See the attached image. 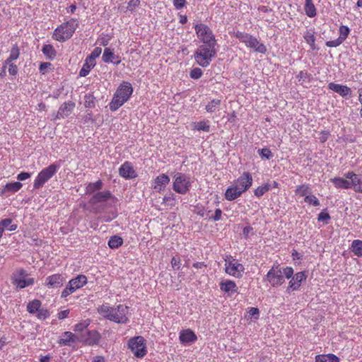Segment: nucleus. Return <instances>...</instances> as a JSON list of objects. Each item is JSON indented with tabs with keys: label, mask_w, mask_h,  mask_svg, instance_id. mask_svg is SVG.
<instances>
[{
	"label": "nucleus",
	"mask_w": 362,
	"mask_h": 362,
	"mask_svg": "<svg viewBox=\"0 0 362 362\" xmlns=\"http://www.w3.org/2000/svg\"><path fill=\"white\" fill-rule=\"evenodd\" d=\"M221 105L220 99H212L205 106V110L208 113H214L219 110Z\"/></svg>",
	"instance_id": "nucleus-32"
},
{
	"label": "nucleus",
	"mask_w": 362,
	"mask_h": 362,
	"mask_svg": "<svg viewBox=\"0 0 362 362\" xmlns=\"http://www.w3.org/2000/svg\"><path fill=\"white\" fill-rule=\"evenodd\" d=\"M339 38L344 42L350 33V29L346 25H341L339 28Z\"/></svg>",
	"instance_id": "nucleus-46"
},
{
	"label": "nucleus",
	"mask_w": 362,
	"mask_h": 362,
	"mask_svg": "<svg viewBox=\"0 0 362 362\" xmlns=\"http://www.w3.org/2000/svg\"><path fill=\"white\" fill-rule=\"evenodd\" d=\"M202 70L198 67L192 69L189 72V76L193 79H199L202 76Z\"/></svg>",
	"instance_id": "nucleus-47"
},
{
	"label": "nucleus",
	"mask_w": 362,
	"mask_h": 362,
	"mask_svg": "<svg viewBox=\"0 0 362 362\" xmlns=\"http://www.w3.org/2000/svg\"><path fill=\"white\" fill-rule=\"evenodd\" d=\"M351 252L357 257H362V240H354L351 245Z\"/></svg>",
	"instance_id": "nucleus-36"
},
{
	"label": "nucleus",
	"mask_w": 362,
	"mask_h": 362,
	"mask_svg": "<svg viewBox=\"0 0 362 362\" xmlns=\"http://www.w3.org/2000/svg\"><path fill=\"white\" fill-rule=\"evenodd\" d=\"M330 134L328 131H322L320 133V141L321 143H325L329 138Z\"/></svg>",
	"instance_id": "nucleus-57"
},
{
	"label": "nucleus",
	"mask_w": 362,
	"mask_h": 362,
	"mask_svg": "<svg viewBox=\"0 0 362 362\" xmlns=\"http://www.w3.org/2000/svg\"><path fill=\"white\" fill-rule=\"evenodd\" d=\"M111 197V193L109 191L99 192L93 195L92 202L94 203L105 202Z\"/></svg>",
	"instance_id": "nucleus-35"
},
{
	"label": "nucleus",
	"mask_w": 362,
	"mask_h": 362,
	"mask_svg": "<svg viewBox=\"0 0 362 362\" xmlns=\"http://www.w3.org/2000/svg\"><path fill=\"white\" fill-rule=\"evenodd\" d=\"M42 52L49 59H54L57 55V52L52 45H44Z\"/></svg>",
	"instance_id": "nucleus-38"
},
{
	"label": "nucleus",
	"mask_w": 362,
	"mask_h": 362,
	"mask_svg": "<svg viewBox=\"0 0 362 362\" xmlns=\"http://www.w3.org/2000/svg\"><path fill=\"white\" fill-rule=\"evenodd\" d=\"M330 219V216L327 212L322 211L318 214L317 220L318 221H322L325 224L328 223L329 220Z\"/></svg>",
	"instance_id": "nucleus-50"
},
{
	"label": "nucleus",
	"mask_w": 362,
	"mask_h": 362,
	"mask_svg": "<svg viewBox=\"0 0 362 362\" xmlns=\"http://www.w3.org/2000/svg\"><path fill=\"white\" fill-rule=\"evenodd\" d=\"M103 60L105 63H114L117 65L121 62L119 57L115 55L110 48H105L104 49Z\"/></svg>",
	"instance_id": "nucleus-27"
},
{
	"label": "nucleus",
	"mask_w": 362,
	"mask_h": 362,
	"mask_svg": "<svg viewBox=\"0 0 362 362\" xmlns=\"http://www.w3.org/2000/svg\"><path fill=\"white\" fill-rule=\"evenodd\" d=\"M8 64V73L13 76L16 75L18 73L17 66L12 62H11Z\"/></svg>",
	"instance_id": "nucleus-58"
},
{
	"label": "nucleus",
	"mask_w": 362,
	"mask_h": 362,
	"mask_svg": "<svg viewBox=\"0 0 362 362\" xmlns=\"http://www.w3.org/2000/svg\"><path fill=\"white\" fill-rule=\"evenodd\" d=\"M342 41L338 37L334 40H329L326 42V46L328 47H336L342 44Z\"/></svg>",
	"instance_id": "nucleus-52"
},
{
	"label": "nucleus",
	"mask_w": 362,
	"mask_h": 362,
	"mask_svg": "<svg viewBox=\"0 0 362 362\" xmlns=\"http://www.w3.org/2000/svg\"><path fill=\"white\" fill-rule=\"evenodd\" d=\"M303 38L307 44H308L312 50L317 49L315 45L316 37L314 29H308L303 34Z\"/></svg>",
	"instance_id": "nucleus-29"
},
{
	"label": "nucleus",
	"mask_w": 362,
	"mask_h": 362,
	"mask_svg": "<svg viewBox=\"0 0 362 362\" xmlns=\"http://www.w3.org/2000/svg\"><path fill=\"white\" fill-rule=\"evenodd\" d=\"M179 339L182 344L193 343L197 340V337L194 331L186 329L180 332Z\"/></svg>",
	"instance_id": "nucleus-23"
},
{
	"label": "nucleus",
	"mask_w": 362,
	"mask_h": 362,
	"mask_svg": "<svg viewBox=\"0 0 362 362\" xmlns=\"http://www.w3.org/2000/svg\"><path fill=\"white\" fill-rule=\"evenodd\" d=\"M163 203H166L168 205L173 206H175V200L174 196L172 194L170 196H165L163 199Z\"/></svg>",
	"instance_id": "nucleus-54"
},
{
	"label": "nucleus",
	"mask_w": 362,
	"mask_h": 362,
	"mask_svg": "<svg viewBox=\"0 0 362 362\" xmlns=\"http://www.w3.org/2000/svg\"><path fill=\"white\" fill-rule=\"evenodd\" d=\"M311 192L310 186L309 184L305 183L298 185L295 190V194L299 197H304V198Z\"/></svg>",
	"instance_id": "nucleus-34"
},
{
	"label": "nucleus",
	"mask_w": 362,
	"mask_h": 362,
	"mask_svg": "<svg viewBox=\"0 0 362 362\" xmlns=\"http://www.w3.org/2000/svg\"><path fill=\"white\" fill-rule=\"evenodd\" d=\"M216 45H199L194 54L196 62L202 67H207L216 54Z\"/></svg>",
	"instance_id": "nucleus-6"
},
{
	"label": "nucleus",
	"mask_w": 362,
	"mask_h": 362,
	"mask_svg": "<svg viewBox=\"0 0 362 362\" xmlns=\"http://www.w3.org/2000/svg\"><path fill=\"white\" fill-rule=\"evenodd\" d=\"M78 27L77 19L71 18L57 26L52 34V38L58 42H64L70 39Z\"/></svg>",
	"instance_id": "nucleus-5"
},
{
	"label": "nucleus",
	"mask_w": 362,
	"mask_h": 362,
	"mask_svg": "<svg viewBox=\"0 0 362 362\" xmlns=\"http://www.w3.org/2000/svg\"><path fill=\"white\" fill-rule=\"evenodd\" d=\"M133 88L129 82L123 81L117 88L113 98L110 103L111 111H116L122 106L131 97Z\"/></svg>",
	"instance_id": "nucleus-4"
},
{
	"label": "nucleus",
	"mask_w": 362,
	"mask_h": 362,
	"mask_svg": "<svg viewBox=\"0 0 362 362\" xmlns=\"http://www.w3.org/2000/svg\"><path fill=\"white\" fill-rule=\"evenodd\" d=\"M12 284L17 288L23 289L25 287L33 286L35 284V279L28 276V274L23 269H16L12 275Z\"/></svg>",
	"instance_id": "nucleus-13"
},
{
	"label": "nucleus",
	"mask_w": 362,
	"mask_h": 362,
	"mask_svg": "<svg viewBox=\"0 0 362 362\" xmlns=\"http://www.w3.org/2000/svg\"><path fill=\"white\" fill-rule=\"evenodd\" d=\"M234 36L243 43L247 48L253 49L255 52L265 54L267 47L261 43L255 37L245 32L238 31Z\"/></svg>",
	"instance_id": "nucleus-7"
},
{
	"label": "nucleus",
	"mask_w": 362,
	"mask_h": 362,
	"mask_svg": "<svg viewBox=\"0 0 362 362\" xmlns=\"http://www.w3.org/2000/svg\"><path fill=\"white\" fill-rule=\"evenodd\" d=\"M90 323V320L89 319L83 320L74 325V330L76 332H81L85 330Z\"/></svg>",
	"instance_id": "nucleus-43"
},
{
	"label": "nucleus",
	"mask_w": 362,
	"mask_h": 362,
	"mask_svg": "<svg viewBox=\"0 0 362 362\" xmlns=\"http://www.w3.org/2000/svg\"><path fill=\"white\" fill-rule=\"evenodd\" d=\"M88 283V279L84 274H78L75 278L70 279L66 286L61 293V298L66 300V298L77 290L83 288Z\"/></svg>",
	"instance_id": "nucleus-12"
},
{
	"label": "nucleus",
	"mask_w": 362,
	"mask_h": 362,
	"mask_svg": "<svg viewBox=\"0 0 362 362\" xmlns=\"http://www.w3.org/2000/svg\"><path fill=\"white\" fill-rule=\"evenodd\" d=\"M310 76V74H308L307 71H300L298 74L297 75V78L298 79V81H306L308 78H309Z\"/></svg>",
	"instance_id": "nucleus-53"
},
{
	"label": "nucleus",
	"mask_w": 362,
	"mask_h": 362,
	"mask_svg": "<svg viewBox=\"0 0 362 362\" xmlns=\"http://www.w3.org/2000/svg\"><path fill=\"white\" fill-rule=\"evenodd\" d=\"M223 258L225 262V272L235 278H241L245 272L243 264L239 263L238 260L230 255H226Z\"/></svg>",
	"instance_id": "nucleus-8"
},
{
	"label": "nucleus",
	"mask_w": 362,
	"mask_h": 362,
	"mask_svg": "<svg viewBox=\"0 0 362 362\" xmlns=\"http://www.w3.org/2000/svg\"><path fill=\"white\" fill-rule=\"evenodd\" d=\"M108 246L111 249H117L122 245L123 239L118 235L111 236L108 241Z\"/></svg>",
	"instance_id": "nucleus-37"
},
{
	"label": "nucleus",
	"mask_w": 362,
	"mask_h": 362,
	"mask_svg": "<svg viewBox=\"0 0 362 362\" xmlns=\"http://www.w3.org/2000/svg\"><path fill=\"white\" fill-rule=\"evenodd\" d=\"M304 10L305 14L310 18H313L317 14L316 8L313 0H305Z\"/></svg>",
	"instance_id": "nucleus-33"
},
{
	"label": "nucleus",
	"mask_w": 362,
	"mask_h": 362,
	"mask_svg": "<svg viewBox=\"0 0 362 362\" xmlns=\"http://www.w3.org/2000/svg\"><path fill=\"white\" fill-rule=\"evenodd\" d=\"M90 98V96H86V100H85V106L88 108H92L95 107V102L93 99L88 100Z\"/></svg>",
	"instance_id": "nucleus-62"
},
{
	"label": "nucleus",
	"mask_w": 362,
	"mask_h": 362,
	"mask_svg": "<svg viewBox=\"0 0 362 362\" xmlns=\"http://www.w3.org/2000/svg\"><path fill=\"white\" fill-rule=\"evenodd\" d=\"M186 4V0H173V5L176 9H180L183 8Z\"/></svg>",
	"instance_id": "nucleus-56"
},
{
	"label": "nucleus",
	"mask_w": 362,
	"mask_h": 362,
	"mask_svg": "<svg viewBox=\"0 0 362 362\" xmlns=\"http://www.w3.org/2000/svg\"><path fill=\"white\" fill-rule=\"evenodd\" d=\"M12 220L11 218H6L0 221V226L5 230L7 228L10 231H13L17 229L16 224H11Z\"/></svg>",
	"instance_id": "nucleus-42"
},
{
	"label": "nucleus",
	"mask_w": 362,
	"mask_h": 362,
	"mask_svg": "<svg viewBox=\"0 0 362 362\" xmlns=\"http://www.w3.org/2000/svg\"><path fill=\"white\" fill-rule=\"evenodd\" d=\"M102 186L103 182L100 180L96 181L95 182H90L86 187V194H92L94 192L100 189Z\"/></svg>",
	"instance_id": "nucleus-41"
},
{
	"label": "nucleus",
	"mask_w": 362,
	"mask_h": 362,
	"mask_svg": "<svg viewBox=\"0 0 362 362\" xmlns=\"http://www.w3.org/2000/svg\"><path fill=\"white\" fill-rule=\"evenodd\" d=\"M95 62L86 57L85 59V62L79 71V76L81 77H85L88 76L91 69L95 67Z\"/></svg>",
	"instance_id": "nucleus-31"
},
{
	"label": "nucleus",
	"mask_w": 362,
	"mask_h": 362,
	"mask_svg": "<svg viewBox=\"0 0 362 362\" xmlns=\"http://www.w3.org/2000/svg\"><path fill=\"white\" fill-rule=\"evenodd\" d=\"M330 182L333 183L337 189H351L350 180L346 179L345 177H335L330 179Z\"/></svg>",
	"instance_id": "nucleus-26"
},
{
	"label": "nucleus",
	"mask_w": 362,
	"mask_h": 362,
	"mask_svg": "<svg viewBox=\"0 0 362 362\" xmlns=\"http://www.w3.org/2000/svg\"><path fill=\"white\" fill-rule=\"evenodd\" d=\"M293 269L291 267H281L279 263H274L266 274V280L272 287H279L285 282V278L291 279Z\"/></svg>",
	"instance_id": "nucleus-2"
},
{
	"label": "nucleus",
	"mask_w": 362,
	"mask_h": 362,
	"mask_svg": "<svg viewBox=\"0 0 362 362\" xmlns=\"http://www.w3.org/2000/svg\"><path fill=\"white\" fill-rule=\"evenodd\" d=\"M219 286L221 291L226 293H234L238 292V289L235 282L230 279L220 282Z\"/></svg>",
	"instance_id": "nucleus-25"
},
{
	"label": "nucleus",
	"mask_w": 362,
	"mask_h": 362,
	"mask_svg": "<svg viewBox=\"0 0 362 362\" xmlns=\"http://www.w3.org/2000/svg\"><path fill=\"white\" fill-rule=\"evenodd\" d=\"M222 216V211L221 209H216L214 213V216L212 217V218L215 221H219L221 218Z\"/></svg>",
	"instance_id": "nucleus-64"
},
{
	"label": "nucleus",
	"mask_w": 362,
	"mask_h": 362,
	"mask_svg": "<svg viewBox=\"0 0 362 362\" xmlns=\"http://www.w3.org/2000/svg\"><path fill=\"white\" fill-rule=\"evenodd\" d=\"M30 176H31V174L29 173L21 172V173H19L18 175L17 179L18 180L23 181V180H25L28 179L29 177H30Z\"/></svg>",
	"instance_id": "nucleus-61"
},
{
	"label": "nucleus",
	"mask_w": 362,
	"mask_h": 362,
	"mask_svg": "<svg viewBox=\"0 0 362 362\" xmlns=\"http://www.w3.org/2000/svg\"><path fill=\"white\" fill-rule=\"evenodd\" d=\"M128 347L136 358H143L147 354L146 340L141 336L131 338L128 341Z\"/></svg>",
	"instance_id": "nucleus-14"
},
{
	"label": "nucleus",
	"mask_w": 362,
	"mask_h": 362,
	"mask_svg": "<svg viewBox=\"0 0 362 362\" xmlns=\"http://www.w3.org/2000/svg\"><path fill=\"white\" fill-rule=\"evenodd\" d=\"M128 309V307L124 305H119L116 308L103 305L98 308V312L111 321L126 323L129 320Z\"/></svg>",
	"instance_id": "nucleus-3"
},
{
	"label": "nucleus",
	"mask_w": 362,
	"mask_h": 362,
	"mask_svg": "<svg viewBox=\"0 0 362 362\" xmlns=\"http://www.w3.org/2000/svg\"><path fill=\"white\" fill-rule=\"evenodd\" d=\"M171 265L173 268L179 269L180 267V259L177 257H173L171 259Z\"/></svg>",
	"instance_id": "nucleus-60"
},
{
	"label": "nucleus",
	"mask_w": 362,
	"mask_h": 362,
	"mask_svg": "<svg viewBox=\"0 0 362 362\" xmlns=\"http://www.w3.org/2000/svg\"><path fill=\"white\" fill-rule=\"evenodd\" d=\"M101 338L100 334L96 330H88L86 334L81 335L80 341L86 345L93 346L98 344Z\"/></svg>",
	"instance_id": "nucleus-20"
},
{
	"label": "nucleus",
	"mask_w": 362,
	"mask_h": 362,
	"mask_svg": "<svg viewBox=\"0 0 362 362\" xmlns=\"http://www.w3.org/2000/svg\"><path fill=\"white\" fill-rule=\"evenodd\" d=\"M65 281V277L62 274H54L46 278L45 286L49 288H59Z\"/></svg>",
	"instance_id": "nucleus-18"
},
{
	"label": "nucleus",
	"mask_w": 362,
	"mask_h": 362,
	"mask_svg": "<svg viewBox=\"0 0 362 362\" xmlns=\"http://www.w3.org/2000/svg\"><path fill=\"white\" fill-rule=\"evenodd\" d=\"M119 175L126 179L132 180L137 177V173L134 169L132 163L129 161L124 162L119 168Z\"/></svg>",
	"instance_id": "nucleus-19"
},
{
	"label": "nucleus",
	"mask_w": 362,
	"mask_h": 362,
	"mask_svg": "<svg viewBox=\"0 0 362 362\" xmlns=\"http://www.w3.org/2000/svg\"><path fill=\"white\" fill-rule=\"evenodd\" d=\"M344 177L350 180L351 189L354 192L362 193V174H356L353 171L345 173Z\"/></svg>",
	"instance_id": "nucleus-17"
},
{
	"label": "nucleus",
	"mask_w": 362,
	"mask_h": 362,
	"mask_svg": "<svg viewBox=\"0 0 362 362\" xmlns=\"http://www.w3.org/2000/svg\"><path fill=\"white\" fill-rule=\"evenodd\" d=\"M77 341L80 339H78L74 334L71 332H64L58 343L60 346H69L71 343H75Z\"/></svg>",
	"instance_id": "nucleus-28"
},
{
	"label": "nucleus",
	"mask_w": 362,
	"mask_h": 362,
	"mask_svg": "<svg viewBox=\"0 0 362 362\" xmlns=\"http://www.w3.org/2000/svg\"><path fill=\"white\" fill-rule=\"evenodd\" d=\"M327 361L329 362H339V358L333 354H329L326 355Z\"/></svg>",
	"instance_id": "nucleus-63"
},
{
	"label": "nucleus",
	"mask_w": 362,
	"mask_h": 362,
	"mask_svg": "<svg viewBox=\"0 0 362 362\" xmlns=\"http://www.w3.org/2000/svg\"><path fill=\"white\" fill-rule=\"evenodd\" d=\"M328 88L342 97H346L351 93V88L348 86L334 83H329Z\"/></svg>",
	"instance_id": "nucleus-24"
},
{
	"label": "nucleus",
	"mask_w": 362,
	"mask_h": 362,
	"mask_svg": "<svg viewBox=\"0 0 362 362\" xmlns=\"http://www.w3.org/2000/svg\"><path fill=\"white\" fill-rule=\"evenodd\" d=\"M253 178L248 171L243 172L240 177L234 180L231 186L228 187L224 194L228 201H233L247 192L252 185Z\"/></svg>",
	"instance_id": "nucleus-1"
},
{
	"label": "nucleus",
	"mask_w": 362,
	"mask_h": 362,
	"mask_svg": "<svg viewBox=\"0 0 362 362\" xmlns=\"http://www.w3.org/2000/svg\"><path fill=\"white\" fill-rule=\"evenodd\" d=\"M271 185L269 183H265L261 186L257 187L254 190V194L257 197H261L263 196L266 192H267L269 190L271 189Z\"/></svg>",
	"instance_id": "nucleus-40"
},
{
	"label": "nucleus",
	"mask_w": 362,
	"mask_h": 362,
	"mask_svg": "<svg viewBox=\"0 0 362 362\" xmlns=\"http://www.w3.org/2000/svg\"><path fill=\"white\" fill-rule=\"evenodd\" d=\"M198 39L203 45H216V40L212 30L204 23H197L194 26Z\"/></svg>",
	"instance_id": "nucleus-10"
},
{
	"label": "nucleus",
	"mask_w": 362,
	"mask_h": 362,
	"mask_svg": "<svg viewBox=\"0 0 362 362\" xmlns=\"http://www.w3.org/2000/svg\"><path fill=\"white\" fill-rule=\"evenodd\" d=\"M194 129L197 131H203L209 132L210 131V126L208 122L203 120L194 124Z\"/></svg>",
	"instance_id": "nucleus-44"
},
{
	"label": "nucleus",
	"mask_w": 362,
	"mask_h": 362,
	"mask_svg": "<svg viewBox=\"0 0 362 362\" xmlns=\"http://www.w3.org/2000/svg\"><path fill=\"white\" fill-rule=\"evenodd\" d=\"M101 48L100 47H95L90 55H88L87 57L94 62H95L96 58H98L100 54H101Z\"/></svg>",
	"instance_id": "nucleus-51"
},
{
	"label": "nucleus",
	"mask_w": 362,
	"mask_h": 362,
	"mask_svg": "<svg viewBox=\"0 0 362 362\" xmlns=\"http://www.w3.org/2000/svg\"><path fill=\"white\" fill-rule=\"evenodd\" d=\"M59 167V165L52 163L48 167L43 168L35 177L33 182V188L36 189L42 188L57 173Z\"/></svg>",
	"instance_id": "nucleus-9"
},
{
	"label": "nucleus",
	"mask_w": 362,
	"mask_h": 362,
	"mask_svg": "<svg viewBox=\"0 0 362 362\" xmlns=\"http://www.w3.org/2000/svg\"><path fill=\"white\" fill-rule=\"evenodd\" d=\"M291 279L288 282V286L287 287L286 291H298L302 283L305 281L307 279V275L305 272H297L291 277Z\"/></svg>",
	"instance_id": "nucleus-16"
},
{
	"label": "nucleus",
	"mask_w": 362,
	"mask_h": 362,
	"mask_svg": "<svg viewBox=\"0 0 362 362\" xmlns=\"http://www.w3.org/2000/svg\"><path fill=\"white\" fill-rule=\"evenodd\" d=\"M304 202L308 205H312L314 206H318L320 204L319 199L315 195L311 194L310 193L304 198Z\"/></svg>",
	"instance_id": "nucleus-45"
},
{
	"label": "nucleus",
	"mask_w": 362,
	"mask_h": 362,
	"mask_svg": "<svg viewBox=\"0 0 362 362\" xmlns=\"http://www.w3.org/2000/svg\"><path fill=\"white\" fill-rule=\"evenodd\" d=\"M76 106L75 103L72 101H68L64 103L59 108L57 115L54 119H64L73 112L74 107Z\"/></svg>",
	"instance_id": "nucleus-21"
},
{
	"label": "nucleus",
	"mask_w": 362,
	"mask_h": 362,
	"mask_svg": "<svg viewBox=\"0 0 362 362\" xmlns=\"http://www.w3.org/2000/svg\"><path fill=\"white\" fill-rule=\"evenodd\" d=\"M250 316L255 317L256 320L259 318V310L257 308H250L248 310Z\"/></svg>",
	"instance_id": "nucleus-55"
},
{
	"label": "nucleus",
	"mask_w": 362,
	"mask_h": 362,
	"mask_svg": "<svg viewBox=\"0 0 362 362\" xmlns=\"http://www.w3.org/2000/svg\"><path fill=\"white\" fill-rule=\"evenodd\" d=\"M23 185L20 182L7 183L0 191V195H4L6 192L15 193L19 191Z\"/></svg>",
	"instance_id": "nucleus-30"
},
{
	"label": "nucleus",
	"mask_w": 362,
	"mask_h": 362,
	"mask_svg": "<svg viewBox=\"0 0 362 362\" xmlns=\"http://www.w3.org/2000/svg\"><path fill=\"white\" fill-rule=\"evenodd\" d=\"M27 311L30 314L35 315L39 320H45L50 315L47 309L42 308V302L38 299H34L28 303Z\"/></svg>",
	"instance_id": "nucleus-15"
},
{
	"label": "nucleus",
	"mask_w": 362,
	"mask_h": 362,
	"mask_svg": "<svg viewBox=\"0 0 362 362\" xmlns=\"http://www.w3.org/2000/svg\"><path fill=\"white\" fill-rule=\"evenodd\" d=\"M258 152L262 158H265L269 160L273 157V153H272L271 150L267 148L259 149Z\"/></svg>",
	"instance_id": "nucleus-48"
},
{
	"label": "nucleus",
	"mask_w": 362,
	"mask_h": 362,
	"mask_svg": "<svg viewBox=\"0 0 362 362\" xmlns=\"http://www.w3.org/2000/svg\"><path fill=\"white\" fill-rule=\"evenodd\" d=\"M19 55H20V49H19L18 46L16 44L11 47V49L10 52V55L6 60L5 63L9 64V63L12 62L13 61L16 60L19 57Z\"/></svg>",
	"instance_id": "nucleus-39"
},
{
	"label": "nucleus",
	"mask_w": 362,
	"mask_h": 362,
	"mask_svg": "<svg viewBox=\"0 0 362 362\" xmlns=\"http://www.w3.org/2000/svg\"><path fill=\"white\" fill-rule=\"evenodd\" d=\"M140 5V0H130L127 6V10L133 12Z\"/></svg>",
	"instance_id": "nucleus-49"
},
{
	"label": "nucleus",
	"mask_w": 362,
	"mask_h": 362,
	"mask_svg": "<svg viewBox=\"0 0 362 362\" xmlns=\"http://www.w3.org/2000/svg\"><path fill=\"white\" fill-rule=\"evenodd\" d=\"M69 309H66V310H62L60 312H59L57 313V317L59 320H64L66 317H68L69 316Z\"/></svg>",
	"instance_id": "nucleus-59"
},
{
	"label": "nucleus",
	"mask_w": 362,
	"mask_h": 362,
	"mask_svg": "<svg viewBox=\"0 0 362 362\" xmlns=\"http://www.w3.org/2000/svg\"><path fill=\"white\" fill-rule=\"evenodd\" d=\"M170 179L168 175L162 173L157 176L153 181V188L160 192L165 189V187L169 184Z\"/></svg>",
	"instance_id": "nucleus-22"
},
{
	"label": "nucleus",
	"mask_w": 362,
	"mask_h": 362,
	"mask_svg": "<svg viewBox=\"0 0 362 362\" xmlns=\"http://www.w3.org/2000/svg\"><path fill=\"white\" fill-rule=\"evenodd\" d=\"M191 187L192 181L189 175L182 173H177L174 175L173 189L175 192L186 194L190 190Z\"/></svg>",
	"instance_id": "nucleus-11"
}]
</instances>
